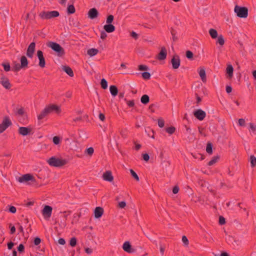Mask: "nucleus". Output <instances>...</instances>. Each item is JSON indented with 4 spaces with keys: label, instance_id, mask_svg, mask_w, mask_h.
<instances>
[{
    "label": "nucleus",
    "instance_id": "1",
    "mask_svg": "<svg viewBox=\"0 0 256 256\" xmlns=\"http://www.w3.org/2000/svg\"><path fill=\"white\" fill-rule=\"evenodd\" d=\"M47 46L50 48L54 51L56 52L58 56L61 57L64 55L65 52L64 48L58 44L50 42L47 43Z\"/></svg>",
    "mask_w": 256,
    "mask_h": 256
},
{
    "label": "nucleus",
    "instance_id": "2",
    "mask_svg": "<svg viewBox=\"0 0 256 256\" xmlns=\"http://www.w3.org/2000/svg\"><path fill=\"white\" fill-rule=\"evenodd\" d=\"M47 162L50 166L60 167L66 164L68 161L65 159H60L55 157H52L47 160Z\"/></svg>",
    "mask_w": 256,
    "mask_h": 256
},
{
    "label": "nucleus",
    "instance_id": "3",
    "mask_svg": "<svg viewBox=\"0 0 256 256\" xmlns=\"http://www.w3.org/2000/svg\"><path fill=\"white\" fill-rule=\"evenodd\" d=\"M236 16L240 18H246L248 16V8L244 6L236 5L234 9Z\"/></svg>",
    "mask_w": 256,
    "mask_h": 256
},
{
    "label": "nucleus",
    "instance_id": "4",
    "mask_svg": "<svg viewBox=\"0 0 256 256\" xmlns=\"http://www.w3.org/2000/svg\"><path fill=\"white\" fill-rule=\"evenodd\" d=\"M59 16V12L56 10L51 12L42 11L39 14V16L42 20H48L58 17Z\"/></svg>",
    "mask_w": 256,
    "mask_h": 256
},
{
    "label": "nucleus",
    "instance_id": "5",
    "mask_svg": "<svg viewBox=\"0 0 256 256\" xmlns=\"http://www.w3.org/2000/svg\"><path fill=\"white\" fill-rule=\"evenodd\" d=\"M12 125V122L8 116H5L0 124V134L2 133L8 127Z\"/></svg>",
    "mask_w": 256,
    "mask_h": 256
},
{
    "label": "nucleus",
    "instance_id": "6",
    "mask_svg": "<svg viewBox=\"0 0 256 256\" xmlns=\"http://www.w3.org/2000/svg\"><path fill=\"white\" fill-rule=\"evenodd\" d=\"M52 206L48 205L44 206L42 213L45 220H48L50 219L52 216Z\"/></svg>",
    "mask_w": 256,
    "mask_h": 256
},
{
    "label": "nucleus",
    "instance_id": "7",
    "mask_svg": "<svg viewBox=\"0 0 256 256\" xmlns=\"http://www.w3.org/2000/svg\"><path fill=\"white\" fill-rule=\"evenodd\" d=\"M49 114L54 112L56 114H59L61 112V108L60 106L56 104H51L46 107Z\"/></svg>",
    "mask_w": 256,
    "mask_h": 256
},
{
    "label": "nucleus",
    "instance_id": "8",
    "mask_svg": "<svg viewBox=\"0 0 256 256\" xmlns=\"http://www.w3.org/2000/svg\"><path fill=\"white\" fill-rule=\"evenodd\" d=\"M20 182H26L28 181L35 182V178L34 176L31 174H25L20 177L18 180Z\"/></svg>",
    "mask_w": 256,
    "mask_h": 256
},
{
    "label": "nucleus",
    "instance_id": "9",
    "mask_svg": "<svg viewBox=\"0 0 256 256\" xmlns=\"http://www.w3.org/2000/svg\"><path fill=\"white\" fill-rule=\"evenodd\" d=\"M194 115L199 120H202L206 116V113L201 109H198L194 112Z\"/></svg>",
    "mask_w": 256,
    "mask_h": 256
},
{
    "label": "nucleus",
    "instance_id": "10",
    "mask_svg": "<svg viewBox=\"0 0 256 256\" xmlns=\"http://www.w3.org/2000/svg\"><path fill=\"white\" fill-rule=\"evenodd\" d=\"M37 56L39 60L38 66L42 68H44L46 66V61L44 56L43 52L40 50H38Z\"/></svg>",
    "mask_w": 256,
    "mask_h": 256
},
{
    "label": "nucleus",
    "instance_id": "11",
    "mask_svg": "<svg viewBox=\"0 0 256 256\" xmlns=\"http://www.w3.org/2000/svg\"><path fill=\"white\" fill-rule=\"evenodd\" d=\"M35 48H36V43L34 42H32L28 46V48L26 50V56L30 58H32L33 57L34 52H35Z\"/></svg>",
    "mask_w": 256,
    "mask_h": 256
},
{
    "label": "nucleus",
    "instance_id": "12",
    "mask_svg": "<svg viewBox=\"0 0 256 256\" xmlns=\"http://www.w3.org/2000/svg\"><path fill=\"white\" fill-rule=\"evenodd\" d=\"M32 132V128L29 127H20L18 130V132L22 136H26L30 134Z\"/></svg>",
    "mask_w": 256,
    "mask_h": 256
},
{
    "label": "nucleus",
    "instance_id": "13",
    "mask_svg": "<svg viewBox=\"0 0 256 256\" xmlns=\"http://www.w3.org/2000/svg\"><path fill=\"white\" fill-rule=\"evenodd\" d=\"M0 84L6 90H10L12 87L9 80L5 76H2L0 78Z\"/></svg>",
    "mask_w": 256,
    "mask_h": 256
},
{
    "label": "nucleus",
    "instance_id": "14",
    "mask_svg": "<svg viewBox=\"0 0 256 256\" xmlns=\"http://www.w3.org/2000/svg\"><path fill=\"white\" fill-rule=\"evenodd\" d=\"M172 68L174 69H177L180 66V57L178 55H174L171 60Z\"/></svg>",
    "mask_w": 256,
    "mask_h": 256
},
{
    "label": "nucleus",
    "instance_id": "15",
    "mask_svg": "<svg viewBox=\"0 0 256 256\" xmlns=\"http://www.w3.org/2000/svg\"><path fill=\"white\" fill-rule=\"evenodd\" d=\"M167 56V51L164 46L161 48V50L156 56V58L160 60H162L166 58Z\"/></svg>",
    "mask_w": 256,
    "mask_h": 256
},
{
    "label": "nucleus",
    "instance_id": "16",
    "mask_svg": "<svg viewBox=\"0 0 256 256\" xmlns=\"http://www.w3.org/2000/svg\"><path fill=\"white\" fill-rule=\"evenodd\" d=\"M124 251L128 253H132L135 252V250L132 248V246L128 241L124 242L122 246Z\"/></svg>",
    "mask_w": 256,
    "mask_h": 256
},
{
    "label": "nucleus",
    "instance_id": "17",
    "mask_svg": "<svg viewBox=\"0 0 256 256\" xmlns=\"http://www.w3.org/2000/svg\"><path fill=\"white\" fill-rule=\"evenodd\" d=\"M88 17L90 19H94L98 16V12L96 8H90L88 12Z\"/></svg>",
    "mask_w": 256,
    "mask_h": 256
},
{
    "label": "nucleus",
    "instance_id": "18",
    "mask_svg": "<svg viewBox=\"0 0 256 256\" xmlns=\"http://www.w3.org/2000/svg\"><path fill=\"white\" fill-rule=\"evenodd\" d=\"M102 178L104 180L111 182L114 180V176L110 171H106L102 174Z\"/></svg>",
    "mask_w": 256,
    "mask_h": 256
},
{
    "label": "nucleus",
    "instance_id": "19",
    "mask_svg": "<svg viewBox=\"0 0 256 256\" xmlns=\"http://www.w3.org/2000/svg\"><path fill=\"white\" fill-rule=\"evenodd\" d=\"M94 217L96 218H98L102 216L104 213V209L102 207H96L94 210Z\"/></svg>",
    "mask_w": 256,
    "mask_h": 256
},
{
    "label": "nucleus",
    "instance_id": "20",
    "mask_svg": "<svg viewBox=\"0 0 256 256\" xmlns=\"http://www.w3.org/2000/svg\"><path fill=\"white\" fill-rule=\"evenodd\" d=\"M62 70L65 72L70 76L73 77L74 76L73 70L68 66H62Z\"/></svg>",
    "mask_w": 256,
    "mask_h": 256
},
{
    "label": "nucleus",
    "instance_id": "21",
    "mask_svg": "<svg viewBox=\"0 0 256 256\" xmlns=\"http://www.w3.org/2000/svg\"><path fill=\"white\" fill-rule=\"evenodd\" d=\"M104 30L108 32H112L115 30V26L112 24H106L104 26Z\"/></svg>",
    "mask_w": 256,
    "mask_h": 256
},
{
    "label": "nucleus",
    "instance_id": "22",
    "mask_svg": "<svg viewBox=\"0 0 256 256\" xmlns=\"http://www.w3.org/2000/svg\"><path fill=\"white\" fill-rule=\"evenodd\" d=\"M49 114L48 112V110L46 108H45L42 112H41L38 115V120H42L44 118H45L46 116H48Z\"/></svg>",
    "mask_w": 256,
    "mask_h": 256
},
{
    "label": "nucleus",
    "instance_id": "23",
    "mask_svg": "<svg viewBox=\"0 0 256 256\" xmlns=\"http://www.w3.org/2000/svg\"><path fill=\"white\" fill-rule=\"evenodd\" d=\"M199 75L202 79V80L204 82H206V71L204 68H202L198 72Z\"/></svg>",
    "mask_w": 256,
    "mask_h": 256
},
{
    "label": "nucleus",
    "instance_id": "24",
    "mask_svg": "<svg viewBox=\"0 0 256 256\" xmlns=\"http://www.w3.org/2000/svg\"><path fill=\"white\" fill-rule=\"evenodd\" d=\"M28 65V60L24 56H22L20 58V66L23 68H26Z\"/></svg>",
    "mask_w": 256,
    "mask_h": 256
},
{
    "label": "nucleus",
    "instance_id": "25",
    "mask_svg": "<svg viewBox=\"0 0 256 256\" xmlns=\"http://www.w3.org/2000/svg\"><path fill=\"white\" fill-rule=\"evenodd\" d=\"M110 90L113 96H116L118 94V89L116 86L112 85L110 87Z\"/></svg>",
    "mask_w": 256,
    "mask_h": 256
},
{
    "label": "nucleus",
    "instance_id": "26",
    "mask_svg": "<svg viewBox=\"0 0 256 256\" xmlns=\"http://www.w3.org/2000/svg\"><path fill=\"white\" fill-rule=\"evenodd\" d=\"M226 73L228 74V76L230 78H232L233 76L234 68L231 64L228 66L226 68Z\"/></svg>",
    "mask_w": 256,
    "mask_h": 256
},
{
    "label": "nucleus",
    "instance_id": "27",
    "mask_svg": "<svg viewBox=\"0 0 256 256\" xmlns=\"http://www.w3.org/2000/svg\"><path fill=\"white\" fill-rule=\"evenodd\" d=\"M141 102L144 104H146L150 102L149 96L147 94L143 95L140 98Z\"/></svg>",
    "mask_w": 256,
    "mask_h": 256
},
{
    "label": "nucleus",
    "instance_id": "28",
    "mask_svg": "<svg viewBox=\"0 0 256 256\" xmlns=\"http://www.w3.org/2000/svg\"><path fill=\"white\" fill-rule=\"evenodd\" d=\"M98 52V50L94 48L88 50L87 53L90 56H96Z\"/></svg>",
    "mask_w": 256,
    "mask_h": 256
},
{
    "label": "nucleus",
    "instance_id": "29",
    "mask_svg": "<svg viewBox=\"0 0 256 256\" xmlns=\"http://www.w3.org/2000/svg\"><path fill=\"white\" fill-rule=\"evenodd\" d=\"M209 34L212 38H216L218 36V32L215 29L210 28L209 30Z\"/></svg>",
    "mask_w": 256,
    "mask_h": 256
},
{
    "label": "nucleus",
    "instance_id": "30",
    "mask_svg": "<svg viewBox=\"0 0 256 256\" xmlns=\"http://www.w3.org/2000/svg\"><path fill=\"white\" fill-rule=\"evenodd\" d=\"M75 12L76 9L73 4L68 6L67 8V13L68 14H73Z\"/></svg>",
    "mask_w": 256,
    "mask_h": 256
},
{
    "label": "nucleus",
    "instance_id": "31",
    "mask_svg": "<svg viewBox=\"0 0 256 256\" xmlns=\"http://www.w3.org/2000/svg\"><path fill=\"white\" fill-rule=\"evenodd\" d=\"M224 36L222 34L218 36L217 43L219 44L220 46H222L224 44Z\"/></svg>",
    "mask_w": 256,
    "mask_h": 256
},
{
    "label": "nucleus",
    "instance_id": "32",
    "mask_svg": "<svg viewBox=\"0 0 256 256\" xmlns=\"http://www.w3.org/2000/svg\"><path fill=\"white\" fill-rule=\"evenodd\" d=\"M206 151L208 154H210L212 153V143L208 142L207 144Z\"/></svg>",
    "mask_w": 256,
    "mask_h": 256
},
{
    "label": "nucleus",
    "instance_id": "33",
    "mask_svg": "<svg viewBox=\"0 0 256 256\" xmlns=\"http://www.w3.org/2000/svg\"><path fill=\"white\" fill-rule=\"evenodd\" d=\"M220 158L219 156H215L208 162V165L210 166L216 163L218 160Z\"/></svg>",
    "mask_w": 256,
    "mask_h": 256
},
{
    "label": "nucleus",
    "instance_id": "34",
    "mask_svg": "<svg viewBox=\"0 0 256 256\" xmlns=\"http://www.w3.org/2000/svg\"><path fill=\"white\" fill-rule=\"evenodd\" d=\"M250 160L252 167H254L256 166V158L253 155L250 156Z\"/></svg>",
    "mask_w": 256,
    "mask_h": 256
},
{
    "label": "nucleus",
    "instance_id": "35",
    "mask_svg": "<svg viewBox=\"0 0 256 256\" xmlns=\"http://www.w3.org/2000/svg\"><path fill=\"white\" fill-rule=\"evenodd\" d=\"M166 131L169 134H172L176 131V128L174 126H170L166 128Z\"/></svg>",
    "mask_w": 256,
    "mask_h": 256
},
{
    "label": "nucleus",
    "instance_id": "36",
    "mask_svg": "<svg viewBox=\"0 0 256 256\" xmlns=\"http://www.w3.org/2000/svg\"><path fill=\"white\" fill-rule=\"evenodd\" d=\"M114 20V16L112 14H110L107 16L106 22L107 24H112Z\"/></svg>",
    "mask_w": 256,
    "mask_h": 256
},
{
    "label": "nucleus",
    "instance_id": "37",
    "mask_svg": "<svg viewBox=\"0 0 256 256\" xmlns=\"http://www.w3.org/2000/svg\"><path fill=\"white\" fill-rule=\"evenodd\" d=\"M100 85L102 88L105 90L108 88V82L104 78H102L100 82Z\"/></svg>",
    "mask_w": 256,
    "mask_h": 256
},
{
    "label": "nucleus",
    "instance_id": "38",
    "mask_svg": "<svg viewBox=\"0 0 256 256\" xmlns=\"http://www.w3.org/2000/svg\"><path fill=\"white\" fill-rule=\"evenodd\" d=\"M120 134L122 138H126L128 134V130L126 129L121 130L120 131Z\"/></svg>",
    "mask_w": 256,
    "mask_h": 256
},
{
    "label": "nucleus",
    "instance_id": "39",
    "mask_svg": "<svg viewBox=\"0 0 256 256\" xmlns=\"http://www.w3.org/2000/svg\"><path fill=\"white\" fill-rule=\"evenodd\" d=\"M76 242H77V240H76V238L72 237L70 240V244L72 247H74L76 246Z\"/></svg>",
    "mask_w": 256,
    "mask_h": 256
},
{
    "label": "nucleus",
    "instance_id": "40",
    "mask_svg": "<svg viewBox=\"0 0 256 256\" xmlns=\"http://www.w3.org/2000/svg\"><path fill=\"white\" fill-rule=\"evenodd\" d=\"M94 150L93 148L90 147L88 148H86L85 152V153L89 155L90 156H92L94 154Z\"/></svg>",
    "mask_w": 256,
    "mask_h": 256
},
{
    "label": "nucleus",
    "instance_id": "41",
    "mask_svg": "<svg viewBox=\"0 0 256 256\" xmlns=\"http://www.w3.org/2000/svg\"><path fill=\"white\" fill-rule=\"evenodd\" d=\"M170 32H171V34L172 36L173 41H174V42L178 40V38L176 36V32L174 28H172L171 30H170Z\"/></svg>",
    "mask_w": 256,
    "mask_h": 256
},
{
    "label": "nucleus",
    "instance_id": "42",
    "mask_svg": "<svg viewBox=\"0 0 256 256\" xmlns=\"http://www.w3.org/2000/svg\"><path fill=\"white\" fill-rule=\"evenodd\" d=\"M52 142L54 144H58L60 142V138L58 136H54L52 138Z\"/></svg>",
    "mask_w": 256,
    "mask_h": 256
},
{
    "label": "nucleus",
    "instance_id": "43",
    "mask_svg": "<svg viewBox=\"0 0 256 256\" xmlns=\"http://www.w3.org/2000/svg\"><path fill=\"white\" fill-rule=\"evenodd\" d=\"M142 76L144 80H149L150 78V74L148 72H144L142 73Z\"/></svg>",
    "mask_w": 256,
    "mask_h": 256
},
{
    "label": "nucleus",
    "instance_id": "44",
    "mask_svg": "<svg viewBox=\"0 0 256 256\" xmlns=\"http://www.w3.org/2000/svg\"><path fill=\"white\" fill-rule=\"evenodd\" d=\"M2 66H4V70L6 72L10 70V66L9 63H2Z\"/></svg>",
    "mask_w": 256,
    "mask_h": 256
},
{
    "label": "nucleus",
    "instance_id": "45",
    "mask_svg": "<svg viewBox=\"0 0 256 256\" xmlns=\"http://www.w3.org/2000/svg\"><path fill=\"white\" fill-rule=\"evenodd\" d=\"M130 172L132 176L134 177V178L136 180L139 181V178L138 174L135 172L132 169L130 170Z\"/></svg>",
    "mask_w": 256,
    "mask_h": 256
},
{
    "label": "nucleus",
    "instance_id": "46",
    "mask_svg": "<svg viewBox=\"0 0 256 256\" xmlns=\"http://www.w3.org/2000/svg\"><path fill=\"white\" fill-rule=\"evenodd\" d=\"M158 124L160 128H163L164 126V121L162 118H160L158 120Z\"/></svg>",
    "mask_w": 256,
    "mask_h": 256
},
{
    "label": "nucleus",
    "instance_id": "47",
    "mask_svg": "<svg viewBox=\"0 0 256 256\" xmlns=\"http://www.w3.org/2000/svg\"><path fill=\"white\" fill-rule=\"evenodd\" d=\"M146 132H148V136H149L152 137V138H154V131L150 128H148L146 130Z\"/></svg>",
    "mask_w": 256,
    "mask_h": 256
},
{
    "label": "nucleus",
    "instance_id": "48",
    "mask_svg": "<svg viewBox=\"0 0 256 256\" xmlns=\"http://www.w3.org/2000/svg\"><path fill=\"white\" fill-rule=\"evenodd\" d=\"M22 67L20 66V64H14V66L12 68V70L17 72L20 70V69L22 68Z\"/></svg>",
    "mask_w": 256,
    "mask_h": 256
},
{
    "label": "nucleus",
    "instance_id": "49",
    "mask_svg": "<svg viewBox=\"0 0 256 256\" xmlns=\"http://www.w3.org/2000/svg\"><path fill=\"white\" fill-rule=\"evenodd\" d=\"M60 212L64 214L63 216L65 218V220H66L68 216L71 214L72 212L70 210H66L64 211L63 212Z\"/></svg>",
    "mask_w": 256,
    "mask_h": 256
},
{
    "label": "nucleus",
    "instance_id": "50",
    "mask_svg": "<svg viewBox=\"0 0 256 256\" xmlns=\"http://www.w3.org/2000/svg\"><path fill=\"white\" fill-rule=\"evenodd\" d=\"M193 53L190 50L186 52V56L188 59H192L193 58Z\"/></svg>",
    "mask_w": 256,
    "mask_h": 256
},
{
    "label": "nucleus",
    "instance_id": "51",
    "mask_svg": "<svg viewBox=\"0 0 256 256\" xmlns=\"http://www.w3.org/2000/svg\"><path fill=\"white\" fill-rule=\"evenodd\" d=\"M124 100L126 102V104H127L130 106V107H133L134 105V100H127L126 98H124Z\"/></svg>",
    "mask_w": 256,
    "mask_h": 256
},
{
    "label": "nucleus",
    "instance_id": "52",
    "mask_svg": "<svg viewBox=\"0 0 256 256\" xmlns=\"http://www.w3.org/2000/svg\"><path fill=\"white\" fill-rule=\"evenodd\" d=\"M138 70H147L148 69V68L146 65H139L138 66Z\"/></svg>",
    "mask_w": 256,
    "mask_h": 256
},
{
    "label": "nucleus",
    "instance_id": "53",
    "mask_svg": "<svg viewBox=\"0 0 256 256\" xmlns=\"http://www.w3.org/2000/svg\"><path fill=\"white\" fill-rule=\"evenodd\" d=\"M8 211L11 213L14 214L16 212V208L15 206H9Z\"/></svg>",
    "mask_w": 256,
    "mask_h": 256
},
{
    "label": "nucleus",
    "instance_id": "54",
    "mask_svg": "<svg viewBox=\"0 0 256 256\" xmlns=\"http://www.w3.org/2000/svg\"><path fill=\"white\" fill-rule=\"evenodd\" d=\"M24 250V246L22 244H20L18 247V250L20 252H23Z\"/></svg>",
    "mask_w": 256,
    "mask_h": 256
},
{
    "label": "nucleus",
    "instance_id": "55",
    "mask_svg": "<svg viewBox=\"0 0 256 256\" xmlns=\"http://www.w3.org/2000/svg\"><path fill=\"white\" fill-rule=\"evenodd\" d=\"M219 224L221 225H223L226 224L225 218L222 216L219 217Z\"/></svg>",
    "mask_w": 256,
    "mask_h": 256
},
{
    "label": "nucleus",
    "instance_id": "56",
    "mask_svg": "<svg viewBox=\"0 0 256 256\" xmlns=\"http://www.w3.org/2000/svg\"><path fill=\"white\" fill-rule=\"evenodd\" d=\"M182 241L185 245L188 246V240L186 236H182Z\"/></svg>",
    "mask_w": 256,
    "mask_h": 256
},
{
    "label": "nucleus",
    "instance_id": "57",
    "mask_svg": "<svg viewBox=\"0 0 256 256\" xmlns=\"http://www.w3.org/2000/svg\"><path fill=\"white\" fill-rule=\"evenodd\" d=\"M107 37V34L106 32V31H102L100 33V38L102 40H104Z\"/></svg>",
    "mask_w": 256,
    "mask_h": 256
},
{
    "label": "nucleus",
    "instance_id": "58",
    "mask_svg": "<svg viewBox=\"0 0 256 256\" xmlns=\"http://www.w3.org/2000/svg\"><path fill=\"white\" fill-rule=\"evenodd\" d=\"M40 242H41L40 238L38 237H36L34 240V244L36 246H38L40 243Z\"/></svg>",
    "mask_w": 256,
    "mask_h": 256
},
{
    "label": "nucleus",
    "instance_id": "59",
    "mask_svg": "<svg viewBox=\"0 0 256 256\" xmlns=\"http://www.w3.org/2000/svg\"><path fill=\"white\" fill-rule=\"evenodd\" d=\"M245 120L243 118H240L238 120V124L240 126H245Z\"/></svg>",
    "mask_w": 256,
    "mask_h": 256
},
{
    "label": "nucleus",
    "instance_id": "60",
    "mask_svg": "<svg viewBox=\"0 0 256 256\" xmlns=\"http://www.w3.org/2000/svg\"><path fill=\"white\" fill-rule=\"evenodd\" d=\"M126 206V203L125 202L122 201L118 203V206L120 208H123Z\"/></svg>",
    "mask_w": 256,
    "mask_h": 256
},
{
    "label": "nucleus",
    "instance_id": "61",
    "mask_svg": "<svg viewBox=\"0 0 256 256\" xmlns=\"http://www.w3.org/2000/svg\"><path fill=\"white\" fill-rule=\"evenodd\" d=\"M142 157L143 159L146 162H148L150 159V156L148 154H143Z\"/></svg>",
    "mask_w": 256,
    "mask_h": 256
},
{
    "label": "nucleus",
    "instance_id": "62",
    "mask_svg": "<svg viewBox=\"0 0 256 256\" xmlns=\"http://www.w3.org/2000/svg\"><path fill=\"white\" fill-rule=\"evenodd\" d=\"M179 191V188L178 186H174V188H173V189H172V192L174 194H177Z\"/></svg>",
    "mask_w": 256,
    "mask_h": 256
},
{
    "label": "nucleus",
    "instance_id": "63",
    "mask_svg": "<svg viewBox=\"0 0 256 256\" xmlns=\"http://www.w3.org/2000/svg\"><path fill=\"white\" fill-rule=\"evenodd\" d=\"M250 128L252 130V132H254L256 131V126L254 125V124L250 123Z\"/></svg>",
    "mask_w": 256,
    "mask_h": 256
},
{
    "label": "nucleus",
    "instance_id": "64",
    "mask_svg": "<svg viewBox=\"0 0 256 256\" xmlns=\"http://www.w3.org/2000/svg\"><path fill=\"white\" fill-rule=\"evenodd\" d=\"M58 242L62 245H64L65 244L66 242L65 240L62 238H60L58 240Z\"/></svg>",
    "mask_w": 256,
    "mask_h": 256
}]
</instances>
